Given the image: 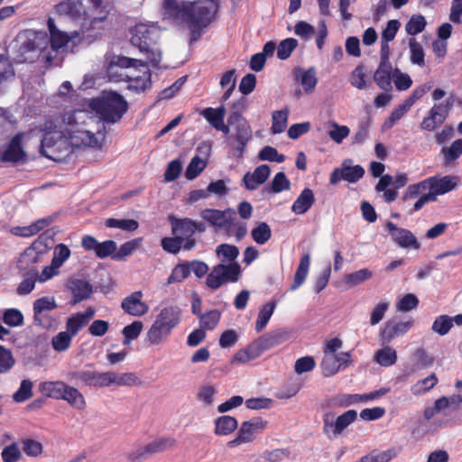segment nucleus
<instances>
[{
    "instance_id": "43",
    "label": "nucleus",
    "mask_w": 462,
    "mask_h": 462,
    "mask_svg": "<svg viewBox=\"0 0 462 462\" xmlns=\"http://www.w3.org/2000/svg\"><path fill=\"white\" fill-rule=\"evenodd\" d=\"M438 378L434 373L424 379L419 380L411 388L414 395H421L432 389L438 383Z\"/></svg>"
},
{
    "instance_id": "2",
    "label": "nucleus",
    "mask_w": 462,
    "mask_h": 462,
    "mask_svg": "<svg viewBox=\"0 0 462 462\" xmlns=\"http://www.w3.org/2000/svg\"><path fill=\"white\" fill-rule=\"evenodd\" d=\"M458 178L454 175L431 176L408 186L400 201V207L408 214L420 210L428 202L436 201L437 197L455 189Z\"/></svg>"
},
{
    "instance_id": "52",
    "label": "nucleus",
    "mask_w": 462,
    "mask_h": 462,
    "mask_svg": "<svg viewBox=\"0 0 462 462\" xmlns=\"http://www.w3.org/2000/svg\"><path fill=\"white\" fill-rule=\"evenodd\" d=\"M14 364L15 359L12 351L0 345V374L8 373Z\"/></svg>"
},
{
    "instance_id": "19",
    "label": "nucleus",
    "mask_w": 462,
    "mask_h": 462,
    "mask_svg": "<svg viewBox=\"0 0 462 462\" xmlns=\"http://www.w3.org/2000/svg\"><path fill=\"white\" fill-rule=\"evenodd\" d=\"M58 305L53 297L44 296L37 299L33 302V321L35 325L46 327L42 321V314L44 311L56 310Z\"/></svg>"
},
{
    "instance_id": "15",
    "label": "nucleus",
    "mask_w": 462,
    "mask_h": 462,
    "mask_svg": "<svg viewBox=\"0 0 462 462\" xmlns=\"http://www.w3.org/2000/svg\"><path fill=\"white\" fill-rule=\"evenodd\" d=\"M94 315L95 310L92 307H88L84 312H78L72 315L66 321V331L72 337L77 336L88 324Z\"/></svg>"
},
{
    "instance_id": "37",
    "label": "nucleus",
    "mask_w": 462,
    "mask_h": 462,
    "mask_svg": "<svg viewBox=\"0 0 462 462\" xmlns=\"http://www.w3.org/2000/svg\"><path fill=\"white\" fill-rule=\"evenodd\" d=\"M176 444V440L173 438L166 437V438H160L156 439L153 441L148 443L145 445V450L146 453L149 454V456L163 452L172 447H174Z\"/></svg>"
},
{
    "instance_id": "23",
    "label": "nucleus",
    "mask_w": 462,
    "mask_h": 462,
    "mask_svg": "<svg viewBox=\"0 0 462 462\" xmlns=\"http://www.w3.org/2000/svg\"><path fill=\"white\" fill-rule=\"evenodd\" d=\"M393 66L391 63H379L374 74V80L376 85L384 91H391Z\"/></svg>"
},
{
    "instance_id": "36",
    "label": "nucleus",
    "mask_w": 462,
    "mask_h": 462,
    "mask_svg": "<svg viewBox=\"0 0 462 462\" xmlns=\"http://www.w3.org/2000/svg\"><path fill=\"white\" fill-rule=\"evenodd\" d=\"M275 308L276 302L273 300L263 305V307L260 309L255 321V330L257 332H261L267 326Z\"/></svg>"
},
{
    "instance_id": "10",
    "label": "nucleus",
    "mask_w": 462,
    "mask_h": 462,
    "mask_svg": "<svg viewBox=\"0 0 462 462\" xmlns=\"http://www.w3.org/2000/svg\"><path fill=\"white\" fill-rule=\"evenodd\" d=\"M66 378L68 381L78 386L103 388L105 372H97L91 370H75L68 372L66 374Z\"/></svg>"
},
{
    "instance_id": "27",
    "label": "nucleus",
    "mask_w": 462,
    "mask_h": 462,
    "mask_svg": "<svg viewBox=\"0 0 462 462\" xmlns=\"http://www.w3.org/2000/svg\"><path fill=\"white\" fill-rule=\"evenodd\" d=\"M61 400L79 411L84 410L87 406L83 394L76 387L69 384L66 385Z\"/></svg>"
},
{
    "instance_id": "14",
    "label": "nucleus",
    "mask_w": 462,
    "mask_h": 462,
    "mask_svg": "<svg viewBox=\"0 0 462 462\" xmlns=\"http://www.w3.org/2000/svg\"><path fill=\"white\" fill-rule=\"evenodd\" d=\"M142 291H134L130 296L125 297L121 302V308L131 316L141 317L145 315L148 310V305L142 301Z\"/></svg>"
},
{
    "instance_id": "47",
    "label": "nucleus",
    "mask_w": 462,
    "mask_h": 462,
    "mask_svg": "<svg viewBox=\"0 0 462 462\" xmlns=\"http://www.w3.org/2000/svg\"><path fill=\"white\" fill-rule=\"evenodd\" d=\"M146 67V64L143 60L138 59H132L125 56H117L115 57L109 65L108 70L112 72L115 67H119L122 69H127L131 67Z\"/></svg>"
},
{
    "instance_id": "29",
    "label": "nucleus",
    "mask_w": 462,
    "mask_h": 462,
    "mask_svg": "<svg viewBox=\"0 0 462 462\" xmlns=\"http://www.w3.org/2000/svg\"><path fill=\"white\" fill-rule=\"evenodd\" d=\"M67 383L63 381H48L40 383V391L47 397L61 400Z\"/></svg>"
},
{
    "instance_id": "8",
    "label": "nucleus",
    "mask_w": 462,
    "mask_h": 462,
    "mask_svg": "<svg viewBox=\"0 0 462 462\" xmlns=\"http://www.w3.org/2000/svg\"><path fill=\"white\" fill-rule=\"evenodd\" d=\"M241 268L237 263L229 264L219 263L213 267L208 275L206 283L212 289L217 290L225 282H237L240 276Z\"/></svg>"
},
{
    "instance_id": "13",
    "label": "nucleus",
    "mask_w": 462,
    "mask_h": 462,
    "mask_svg": "<svg viewBox=\"0 0 462 462\" xmlns=\"http://www.w3.org/2000/svg\"><path fill=\"white\" fill-rule=\"evenodd\" d=\"M228 125L234 127L235 133L232 137L237 143L236 146L237 156L241 157L248 142L252 139L253 130L246 118H240V120Z\"/></svg>"
},
{
    "instance_id": "60",
    "label": "nucleus",
    "mask_w": 462,
    "mask_h": 462,
    "mask_svg": "<svg viewBox=\"0 0 462 462\" xmlns=\"http://www.w3.org/2000/svg\"><path fill=\"white\" fill-rule=\"evenodd\" d=\"M38 273L32 272L28 273L27 276L20 282L16 289V292L18 295H27L32 292L35 287V282L37 281Z\"/></svg>"
},
{
    "instance_id": "49",
    "label": "nucleus",
    "mask_w": 462,
    "mask_h": 462,
    "mask_svg": "<svg viewBox=\"0 0 462 462\" xmlns=\"http://www.w3.org/2000/svg\"><path fill=\"white\" fill-rule=\"evenodd\" d=\"M141 240V238H135L122 244L119 249L116 251V254L113 255V259L117 261L125 260L138 248Z\"/></svg>"
},
{
    "instance_id": "12",
    "label": "nucleus",
    "mask_w": 462,
    "mask_h": 462,
    "mask_svg": "<svg viewBox=\"0 0 462 462\" xmlns=\"http://www.w3.org/2000/svg\"><path fill=\"white\" fill-rule=\"evenodd\" d=\"M364 175L365 169L361 165L350 166L346 165V162H344L341 168L333 170L329 176V182L335 185L341 180H344L350 183H355L362 179Z\"/></svg>"
},
{
    "instance_id": "46",
    "label": "nucleus",
    "mask_w": 462,
    "mask_h": 462,
    "mask_svg": "<svg viewBox=\"0 0 462 462\" xmlns=\"http://www.w3.org/2000/svg\"><path fill=\"white\" fill-rule=\"evenodd\" d=\"M247 109V99L244 97L236 100L232 103L230 106V114L227 117V123L232 124L233 122H236L240 120V118H245L243 114Z\"/></svg>"
},
{
    "instance_id": "21",
    "label": "nucleus",
    "mask_w": 462,
    "mask_h": 462,
    "mask_svg": "<svg viewBox=\"0 0 462 462\" xmlns=\"http://www.w3.org/2000/svg\"><path fill=\"white\" fill-rule=\"evenodd\" d=\"M263 353L257 339L247 345L245 348L239 349L232 357V363H247L257 357Z\"/></svg>"
},
{
    "instance_id": "40",
    "label": "nucleus",
    "mask_w": 462,
    "mask_h": 462,
    "mask_svg": "<svg viewBox=\"0 0 462 462\" xmlns=\"http://www.w3.org/2000/svg\"><path fill=\"white\" fill-rule=\"evenodd\" d=\"M253 240L258 245H264L272 237L270 226L265 222H260L251 231Z\"/></svg>"
},
{
    "instance_id": "1",
    "label": "nucleus",
    "mask_w": 462,
    "mask_h": 462,
    "mask_svg": "<svg viewBox=\"0 0 462 462\" xmlns=\"http://www.w3.org/2000/svg\"><path fill=\"white\" fill-rule=\"evenodd\" d=\"M165 14L173 19L181 20L189 31V44L201 38L204 30L209 26L214 19L211 0L194 2H181L177 0H164Z\"/></svg>"
},
{
    "instance_id": "3",
    "label": "nucleus",
    "mask_w": 462,
    "mask_h": 462,
    "mask_svg": "<svg viewBox=\"0 0 462 462\" xmlns=\"http://www.w3.org/2000/svg\"><path fill=\"white\" fill-rule=\"evenodd\" d=\"M40 131L42 134L40 152L44 157L60 162L72 152L70 136L63 130L62 125H58L54 122L47 120Z\"/></svg>"
},
{
    "instance_id": "50",
    "label": "nucleus",
    "mask_w": 462,
    "mask_h": 462,
    "mask_svg": "<svg viewBox=\"0 0 462 462\" xmlns=\"http://www.w3.org/2000/svg\"><path fill=\"white\" fill-rule=\"evenodd\" d=\"M145 70L143 71V76H137L134 79L128 77L129 88L134 89L137 92L144 91L150 85V70L147 67H144Z\"/></svg>"
},
{
    "instance_id": "38",
    "label": "nucleus",
    "mask_w": 462,
    "mask_h": 462,
    "mask_svg": "<svg viewBox=\"0 0 462 462\" xmlns=\"http://www.w3.org/2000/svg\"><path fill=\"white\" fill-rule=\"evenodd\" d=\"M284 335L280 331H272L257 338L263 352L279 346L284 341Z\"/></svg>"
},
{
    "instance_id": "45",
    "label": "nucleus",
    "mask_w": 462,
    "mask_h": 462,
    "mask_svg": "<svg viewBox=\"0 0 462 462\" xmlns=\"http://www.w3.org/2000/svg\"><path fill=\"white\" fill-rule=\"evenodd\" d=\"M409 47L411 51V62L412 64H416L419 67L425 66V52L420 42H418L414 38L410 39Z\"/></svg>"
},
{
    "instance_id": "53",
    "label": "nucleus",
    "mask_w": 462,
    "mask_h": 462,
    "mask_svg": "<svg viewBox=\"0 0 462 462\" xmlns=\"http://www.w3.org/2000/svg\"><path fill=\"white\" fill-rule=\"evenodd\" d=\"M143 328V324L140 320H135L133 323L125 326L122 330L124 344H128L132 340L136 339L140 336Z\"/></svg>"
},
{
    "instance_id": "51",
    "label": "nucleus",
    "mask_w": 462,
    "mask_h": 462,
    "mask_svg": "<svg viewBox=\"0 0 462 462\" xmlns=\"http://www.w3.org/2000/svg\"><path fill=\"white\" fill-rule=\"evenodd\" d=\"M190 274V268L188 263L177 264L171 271L168 277L167 283L171 284L175 282H181Z\"/></svg>"
},
{
    "instance_id": "34",
    "label": "nucleus",
    "mask_w": 462,
    "mask_h": 462,
    "mask_svg": "<svg viewBox=\"0 0 462 462\" xmlns=\"http://www.w3.org/2000/svg\"><path fill=\"white\" fill-rule=\"evenodd\" d=\"M374 361L381 366H391L397 361V353L391 346H384L374 353Z\"/></svg>"
},
{
    "instance_id": "9",
    "label": "nucleus",
    "mask_w": 462,
    "mask_h": 462,
    "mask_svg": "<svg viewBox=\"0 0 462 462\" xmlns=\"http://www.w3.org/2000/svg\"><path fill=\"white\" fill-rule=\"evenodd\" d=\"M384 228L391 240L401 248L419 250L421 246L415 235L409 229L400 227L392 221H387Z\"/></svg>"
},
{
    "instance_id": "25",
    "label": "nucleus",
    "mask_w": 462,
    "mask_h": 462,
    "mask_svg": "<svg viewBox=\"0 0 462 462\" xmlns=\"http://www.w3.org/2000/svg\"><path fill=\"white\" fill-rule=\"evenodd\" d=\"M315 197L312 189L305 188L291 206V210L295 214L301 215L306 213L314 204Z\"/></svg>"
},
{
    "instance_id": "16",
    "label": "nucleus",
    "mask_w": 462,
    "mask_h": 462,
    "mask_svg": "<svg viewBox=\"0 0 462 462\" xmlns=\"http://www.w3.org/2000/svg\"><path fill=\"white\" fill-rule=\"evenodd\" d=\"M72 294L71 303L78 304L91 297L93 293V286L88 281L82 279H73L68 284Z\"/></svg>"
},
{
    "instance_id": "24",
    "label": "nucleus",
    "mask_w": 462,
    "mask_h": 462,
    "mask_svg": "<svg viewBox=\"0 0 462 462\" xmlns=\"http://www.w3.org/2000/svg\"><path fill=\"white\" fill-rule=\"evenodd\" d=\"M171 334V330L169 328L154 320L148 329L146 336L150 345L157 346L166 341Z\"/></svg>"
},
{
    "instance_id": "62",
    "label": "nucleus",
    "mask_w": 462,
    "mask_h": 462,
    "mask_svg": "<svg viewBox=\"0 0 462 462\" xmlns=\"http://www.w3.org/2000/svg\"><path fill=\"white\" fill-rule=\"evenodd\" d=\"M1 457L4 462H18L22 458V453L15 442L5 446L1 452Z\"/></svg>"
},
{
    "instance_id": "39",
    "label": "nucleus",
    "mask_w": 462,
    "mask_h": 462,
    "mask_svg": "<svg viewBox=\"0 0 462 462\" xmlns=\"http://www.w3.org/2000/svg\"><path fill=\"white\" fill-rule=\"evenodd\" d=\"M320 369L325 377H330L337 374L341 369L338 365L337 355H324L320 363Z\"/></svg>"
},
{
    "instance_id": "17",
    "label": "nucleus",
    "mask_w": 462,
    "mask_h": 462,
    "mask_svg": "<svg viewBox=\"0 0 462 462\" xmlns=\"http://www.w3.org/2000/svg\"><path fill=\"white\" fill-rule=\"evenodd\" d=\"M142 381L136 376L134 373L128 372L117 374L115 372H105L104 387H108L112 384L117 386H132L140 385Z\"/></svg>"
},
{
    "instance_id": "33",
    "label": "nucleus",
    "mask_w": 462,
    "mask_h": 462,
    "mask_svg": "<svg viewBox=\"0 0 462 462\" xmlns=\"http://www.w3.org/2000/svg\"><path fill=\"white\" fill-rule=\"evenodd\" d=\"M255 432L245 421L242 422L240 429L236 433V437L227 442L229 448H235L244 443L252 442L254 439Z\"/></svg>"
},
{
    "instance_id": "44",
    "label": "nucleus",
    "mask_w": 462,
    "mask_h": 462,
    "mask_svg": "<svg viewBox=\"0 0 462 462\" xmlns=\"http://www.w3.org/2000/svg\"><path fill=\"white\" fill-rule=\"evenodd\" d=\"M105 226L109 228H119L127 232H134L139 227V223L134 219L107 218Z\"/></svg>"
},
{
    "instance_id": "42",
    "label": "nucleus",
    "mask_w": 462,
    "mask_h": 462,
    "mask_svg": "<svg viewBox=\"0 0 462 462\" xmlns=\"http://www.w3.org/2000/svg\"><path fill=\"white\" fill-rule=\"evenodd\" d=\"M220 318L221 312L217 310H211L206 313H202L199 318L200 328L204 330H212L218 325Z\"/></svg>"
},
{
    "instance_id": "4",
    "label": "nucleus",
    "mask_w": 462,
    "mask_h": 462,
    "mask_svg": "<svg viewBox=\"0 0 462 462\" xmlns=\"http://www.w3.org/2000/svg\"><path fill=\"white\" fill-rule=\"evenodd\" d=\"M131 43L145 55L153 68H159L162 52L158 47L160 30L154 25L136 24L131 31Z\"/></svg>"
},
{
    "instance_id": "58",
    "label": "nucleus",
    "mask_w": 462,
    "mask_h": 462,
    "mask_svg": "<svg viewBox=\"0 0 462 462\" xmlns=\"http://www.w3.org/2000/svg\"><path fill=\"white\" fill-rule=\"evenodd\" d=\"M298 46V41L294 38H287L280 42L277 48V57L280 60L288 59Z\"/></svg>"
},
{
    "instance_id": "48",
    "label": "nucleus",
    "mask_w": 462,
    "mask_h": 462,
    "mask_svg": "<svg viewBox=\"0 0 462 462\" xmlns=\"http://www.w3.org/2000/svg\"><path fill=\"white\" fill-rule=\"evenodd\" d=\"M427 22L423 15L414 14L405 24V30L409 35L414 36L424 31Z\"/></svg>"
},
{
    "instance_id": "22",
    "label": "nucleus",
    "mask_w": 462,
    "mask_h": 462,
    "mask_svg": "<svg viewBox=\"0 0 462 462\" xmlns=\"http://www.w3.org/2000/svg\"><path fill=\"white\" fill-rule=\"evenodd\" d=\"M169 221L171 225L172 234L177 235L178 236H181L183 240L184 238H189L193 236L195 234L193 220L191 218H177L173 216H170Z\"/></svg>"
},
{
    "instance_id": "7",
    "label": "nucleus",
    "mask_w": 462,
    "mask_h": 462,
    "mask_svg": "<svg viewBox=\"0 0 462 462\" xmlns=\"http://www.w3.org/2000/svg\"><path fill=\"white\" fill-rule=\"evenodd\" d=\"M357 418V412L355 410H348L334 420L332 412H325L322 416L323 433L329 439L339 437L344 430L351 425Z\"/></svg>"
},
{
    "instance_id": "54",
    "label": "nucleus",
    "mask_w": 462,
    "mask_h": 462,
    "mask_svg": "<svg viewBox=\"0 0 462 462\" xmlns=\"http://www.w3.org/2000/svg\"><path fill=\"white\" fill-rule=\"evenodd\" d=\"M452 328L453 323L451 317L448 315H440L435 319L432 323L431 329L439 336H444L448 334Z\"/></svg>"
},
{
    "instance_id": "6",
    "label": "nucleus",
    "mask_w": 462,
    "mask_h": 462,
    "mask_svg": "<svg viewBox=\"0 0 462 462\" xmlns=\"http://www.w3.org/2000/svg\"><path fill=\"white\" fill-rule=\"evenodd\" d=\"M92 108L106 124L119 122L128 111L129 106L125 98L116 91L103 92L100 97L92 102Z\"/></svg>"
},
{
    "instance_id": "56",
    "label": "nucleus",
    "mask_w": 462,
    "mask_h": 462,
    "mask_svg": "<svg viewBox=\"0 0 462 462\" xmlns=\"http://www.w3.org/2000/svg\"><path fill=\"white\" fill-rule=\"evenodd\" d=\"M3 322L9 327H19L23 324V315L17 309H7L2 317Z\"/></svg>"
},
{
    "instance_id": "31",
    "label": "nucleus",
    "mask_w": 462,
    "mask_h": 462,
    "mask_svg": "<svg viewBox=\"0 0 462 462\" xmlns=\"http://www.w3.org/2000/svg\"><path fill=\"white\" fill-rule=\"evenodd\" d=\"M56 13L70 18H78L81 14L82 3L80 0H63L55 6Z\"/></svg>"
},
{
    "instance_id": "26",
    "label": "nucleus",
    "mask_w": 462,
    "mask_h": 462,
    "mask_svg": "<svg viewBox=\"0 0 462 462\" xmlns=\"http://www.w3.org/2000/svg\"><path fill=\"white\" fill-rule=\"evenodd\" d=\"M439 154L445 166L452 165L462 155V139L455 140L449 146H443Z\"/></svg>"
},
{
    "instance_id": "57",
    "label": "nucleus",
    "mask_w": 462,
    "mask_h": 462,
    "mask_svg": "<svg viewBox=\"0 0 462 462\" xmlns=\"http://www.w3.org/2000/svg\"><path fill=\"white\" fill-rule=\"evenodd\" d=\"M72 338L73 337L67 331L59 332L51 340L53 349L59 352L67 350L70 346Z\"/></svg>"
},
{
    "instance_id": "55",
    "label": "nucleus",
    "mask_w": 462,
    "mask_h": 462,
    "mask_svg": "<svg viewBox=\"0 0 462 462\" xmlns=\"http://www.w3.org/2000/svg\"><path fill=\"white\" fill-rule=\"evenodd\" d=\"M52 221H53V218L51 217L38 219L32 225L23 227L20 235L23 236H31L36 235L43 228L50 226Z\"/></svg>"
},
{
    "instance_id": "41",
    "label": "nucleus",
    "mask_w": 462,
    "mask_h": 462,
    "mask_svg": "<svg viewBox=\"0 0 462 462\" xmlns=\"http://www.w3.org/2000/svg\"><path fill=\"white\" fill-rule=\"evenodd\" d=\"M289 110L287 108L277 110L272 116V132L273 134H281L284 132L287 126Z\"/></svg>"
},
{
    "instance_id": "28",
    "label": "nucleus",
    "mask_w": 462,
    "mask_h": 462,
    "mask_svg": "<svg viewBox=\"0 0 462 462\" xmlns=\"http://www.w3.org/2000/svg\"><path fill=\"white\" fill-rule=\"evenodd\" d=\"M238 421L235 417L223 415L215 420L214 433L217 436H227L237 429Z\"/></svg>"
},
{
    "instance_id": "35",
    "label": "nucleus",
    "mask_w": 462,
    "mask_h": 462,
    "mask_svg": "<svg viewBox=\"0 0 462 462\" xmlns=\"http://www.w3.org/2000/svg\"><path fill=\"white\" fill-rule=\"evenodd\" d=\"M226 112V107L221 105L217 108H204L199 112V114L208 122L212 127L216 128L224 120Z\"/></svg>"
},
{
    "instance_id": "59",
    "label": "nucleus",
    "mask_w": 462,
    "mask_h": 462,
    "mask_svg": "<svg viewBox=\"0 0 462 462\" xmlns=\"http://www.w3.org/2000/svg\"><path fill=\"white\" fill-rule=\"evenodd\" d=\"M32 396V382L29 379L22 381L19 389L14 393L13 398L16 402H23Z\"/></svg>"
},
{
    "instance_id": "30",
    "label": "nucleus",
    "mask_w": 462,
    "mask_h": 462,
    "mask_svg": "<svg viewBox=\"0 0 462 462\" xmlns=\"http://www.w3.org/2000/svg\"><path fill=\"white\" fill-rule=\"evenodd\" d=\"M310 264V255L309 253L304 254L300 260V263L294 274L293 282L291 285V291H295L301 286L309 273Z\"/></svg>"
},
{
    "instance_id": "61",
    "label": "nucleus",
    "mask_w": 462,
    "mask_h": 462,
    "mask_svg": "<svg viewBox=\"0 0 462 462\" xmlns=\"http://www.w3.org/2000/svg\"><path fill=\"white\" fill-rule=\"evenodd\" d=\"M183 239L181 236L174 235L172 237H163L161 241V245L164 251L170 254H176L182 247Z\"/></svg>"
},
{
    "instance_id": "32",
    "label": "nucleus",
    "mask_w": 462,
    "mask_h": 462,
    "mask_svg": "<svg viewBox=\"0 0 462 462\" xmlns=\"http://www.w3.org/2000/svg\"><path fill=\"white\" fill-rule=\"evenodd\" d=\"M397 456L394 448L380 451L374 449L370 453L360 457L358 462H389Z\"/></svg>"
},
{
    "instance_id": "20",
    "label": "nucleus",
    "mask_w": 462,
    "mask_h": 462,
    "mask_svg": "<svg viewBox=\"0 0 462 462\" xmlns=\"http://www.w3.org/2000/svg\"><path fill=\"white\" fill-rule=\"evenodd\" d=\"M181 310L178 306H168L161 310L155 320L172 331L180 321Z\"/></svg>"
},
{
    "instance_id": "11",
    "label": "nucleus",
    "mask_w": 462,
    "mask_h": 462,
    "mask_svg": "<svg viewBox=\"0 0 462 462\" xmlns=\"http://www.w3.org/2000/svg\"><path fill=\"white\" fill-rule=\"evenodd\" d=\"M23 133L15 134L8 143L5 150L0 155L2 162H11L13 164L25 163L27 162V153L23 148Z\"/></svg>"
},
{
    "instance_id": "18",
    "label": "nucleus",
    "mask_w": 462,
    "mask_h": 462,
    "mask_svg": "<svg viewBox=\"0 0 462 462\" xmlns=\"http://www.w3.org/2000/svg\"><path fill=\"white\" fill-rule=\"evenodd\" d=\"M412 326V321H396L389 319L383 330L381 331V338L383 341L389 343L394 337L405 334Z\"/></svg>"
},
{
    "instance_id": "63",
    "label": "nucleus",
    "mask_w": 462,
    "mask_h": 462,
    "mask_svg": "<svg viewBox=\"0 0 462 462\" xmlns=\"http://www.w3.org/2000/svg\"><path fill=\"white\" fill-rule=\"evenodd\" d=\"M71 252L64 244H59L55 246L51 263L54 266L61 267L62 264L69 258Z\"/></svg>"
},
{
    "instance_id": "64",
    "label": "nucleus",
    "mask_w": 462,
    "mask_h": 462,
    "mask_svg": "<svg viewBox=\"0 0 462 462\" xmlns=\"http://www.w3.org/2000/svg\"><path fill=\"white\" fill-rule=\"evenodd\" d=\"M206 163L203 160H201L199 156H195L191 159L189 163L186 171L185 177L188 180H193L198 177L200 172L205 169Z\"/></svg>"
},
{
    "instance_id": "5",
    "label": "nucleus",
    "mask_w": 462,
    "mask_h": 462,
    "mask_svg": "<svg viewBox=\"0 0 462 462\" xmlns=\"http://www.w3.org/2000/svg\"><path fill=\"white\" fill-rule=\"evenodd\" d=\"M199 216L216 229H224L227 236H235L237 241L242 240L247 234L246 223L237 221L236 212L233 208H204Z\"/></svg>"
}]
</instances>
